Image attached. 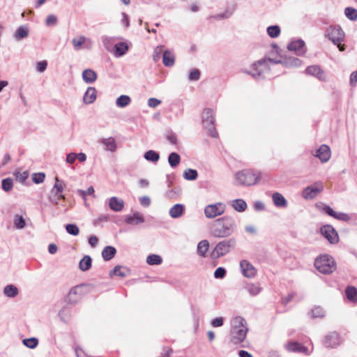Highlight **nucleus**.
Wrapping results in <instances>:
<instances>
[{"instance_id":"6ab92c4d","label":"nucleus","mask_w":357,"mask_h":357,"mask_svg":"<svg viewBox=\"0 0 357 357\" xmlns=\"http://www.w3.org/2000/svg\"><path fill=\"white\" fill-rule=\"evenodd\" d=\"M73 45L75 48V50H80L82 47V45L84 43L86 44V47L87 48H90L92 45V42L90 39L86 38L84 36H80L78 38H74L72 40Z\"/></svg>"},{"instance_id":"393cba45","label":"nucleus","mask_w":357,"mask_h":357,"mask_svg":"<svg viewBox=\"0 0 357 357\" xmlns=\"http://www.w3.org/2000/svg\"><path fill=\"white\" fill-rule=\"evenodd\" d=\"M184 211V205L181 204H176L169 209V213L172 218H178L183 215Z\"/></svg>"},{"instance_id":"6e6d98bb","label":"nucleus","mask_w":357,"mask_h":357,"mask_svg":"<svg viewBox=\"0 0 357 357\" xmlns=\"http://www.w3.org/2000/svg\"><path fill=\"white\" fill-rule=\"evenodd\" d=\"M163 52H164L163 46H162V45L157 46L154 49L153 54V59L154 62H158L160 59L161 55L163 54Z\"/></svg>"},{"instance_id":"37998d69","label":"nucleus","mask_w":357,"mask_h":357,"mask_svg":"<svg viewBox=\"0 0 357 357\" xmlns=\"http://www.w3.org/2000/svg\"><path fill=\"white\" fill-rule=\"evenodd\" d=\"M144 157L146 160L152 162H156L160 159L159 153L153 150H149L145 152Z\"/></svg>"},{"instance_id":"13d9d810","label":"nucleus","mask_w":357,"mask_h":357,"mask_svg":"<svg viewBox=\"0 0 357 357\" xmlns=\"http://www.w3.org/2000/svg\"><path fill=\"white\" fill-rule=\"evenodd\" d=\"M45 174L42 172L34 173L32 175V181L36 184L43 183L45 180Z\"/></svg>"},{"instance_id":"423d86ee","label":"nucleus","mask_w":357,"mask_h":357,"mask_svg":"<svg viewBox=\"0 0 357 357\" xmlns=\"http://www.w3.org/2000/svg\"><path fill=\"white\" fill-rule=\"evenodd\" d=\"M236 240L229 238L219 242L211 252V258L217 259L229 253L231 248H234Z\"/></svg>"},{"instance_id":"69168bd1","label":"nucleus","mask_w":357,"mask_h":357,"mask_svg":"<svg viewBox=\"0 0 357 357\" xmlns=\"http://www.w3.org/2000/svg\"><path fill=\"white\" fill-rule=\"evenodd\" d=\"M15 175L16 176L17 179H18L22 183L24 182L29 177V173L26 171L22 172H17L15 174Z\"/></svg>"},{"instance_id":"864d4df0","label":"nucleus","mask_w":357,"mask_h":357,"mask_svg":"<svg viewBox=\"0 0 357 357\" xmlns=\"http://www.w3.org/2000/svg\"><path fill=\"white\" fill-rule=\"evenodd\" d=\"M301 344L296 342H289L285 345L287 351L291 352H300Z\"/></svg>"},{"instance_id":"20e7f679","label":"nucleus","mask_w":357,"mask_h":357,"mask_svg":"<svg viewBox=\"0 0 357 357\" xmlns=\"http://www.w3.org/2000/svg\"><path fill=\"white\" fill-rule=\"evenodd\" d=\"M261 178V173L252 169H243L234 175L235 185L250 186L257 184Z\"/></svg>"},{"instance_id":"9b49d317","label":"nucleus","mask_w":357,"mask_h":357,"mask_svg":"<svg viewBox=\"0 0 357 357\" xmlns=\"http://www.w3.org/2000/svg\"><path fill=\"white\" fill-rule=\"evenodd\" d=\"M323 190L324 185L322 182L317 181L314 184L305 188L302 192V196L305 199H312Z\"/></svg>"},{"instance_id":"ea45409f","label":"nucleus","mask_w":357,"mask_h":357,"mask_svg":"<svg viewBox=\"0 0 357 357\" xmlns=\"http://www.w3.org/2000/svg\"><path fill=\"white\" fill-rule=\"evenodd\" d=\"M13 225L17 229H22L26 226V222L22 215L15 214L13 218Z\"/></svg>"},{"instance_id":"79ce46f5","label":"nucleus","mask_w":357,"mask_h":357,"mask_svg":"<svg viewBox=\"0 0 357 357\" xmlns=\"http://www.w3.org/2000/svg\"><path fill=\"white\" fill-rule=\"evenodd\" d=\"M70 309L68 307H64L59 312V317L61 321L68 323L70 320Z\"/></svg>"},{"instance_id":"0eeeda50","label":"nucleus","mask_w":357,"mask_h":357,"mask_svg":"<svg viewBox=\"0 0 357 357\" xmlns=\"http://www.w3.org/2000/svg\"><path fill=\"white\" fill-rule=\"evenodd\" d=\"M327 36L332 43L337 45L340 52H343L345 50L344 45H341V43L344 39V32L342 28L338 26H330L326 30Z\"/></svg>"},{"instance_id":"b1692460","label":"nucleus","mask_w":357,"mask_h":357,"mask_svg":"<svg viewBox=\"0 0 357 357\" xmlns=\"http://www.w3.org/2000/svg\"><path fill=\"white\" fill-rule=\"evenodd\" d=\"M80 287L79 286H76L73 287L67 296V301L70 303H75L80 298L79 294Z\"/></svg>"},{"instance_id":"603ef678","label":"nucleus","mask_w":357,"mask_h":357,"mask_svg":"<svg viewBox=\"0 0 357 357\" xmlns=\"http://www.w3.org/2000/svg\"><path fill=\"white\" fill-rule=\"evenodd\" d=\"M23 344L28 348L34 349L38 344V340L36 337H30L23 340Z\"/></svg>"},{"instance_id":"680f3d73","label":"nucleus","mask_w":357,"mask_h":357,"mask_svg":"<svg viewBox=\"0 0 357 357\" xmlns=\"http://www.w3.org/2000/svg\"><path fill=\"white\" fill-rule=\"evenodd\" d=\"M200 78V71L199 69H193L189 74L188 79L190 81H197Z\"/></svg>"},{"instance_id":"09e8293b","label":"nucleus","mask_w":357,"mask_h":357,"mask_svg":"<svg viewBox=\"0 0 357 357\" xmlns=\"http://www.w3.org/2000/svg\"><path fill=\"white\" fill-rule=\"evenodd\" d=\"M267 33L271 38H275L280 33V28L278 25L270 26L267 28Z\"/></svg>"},{"instance_id":"0e129e2a","label":"nucleus","mask_w":357,"mask_h":357,"mask_svg":"<svg viewBox=\"0 0 357 357\" xmlns=\"http://www.w3.org/2000/svg\"><path fill=\"white\" fill-rule=\"evenodd\" d=\"M77 192L80 196L85 199L86 196L93 195L94 189L93 186H90L86 190H78Z\"/></svg>"},{"instance_id":"3c124183","label":"nucleus","mask_w":357,"mask_h":357,"mask_svg":"<svg viewBox=\"0 0 357 357\" xmlns=\"http://www.w3.org/2000/svg\"><path fill=\"white\" fill-rule=\"evenodd\" d=\"M324 309L319 306L314 307L310 312L312 318H322L324 317Z\"/></svg>"},{"instance_id":"c85d7f7f","label":"nucleus","mask_w":357,"mask_h":357,"mask_svg":"<svg viewBox=\"0 0 357 357\" xmlns=\"http://www.w3.org/2000/svg\"><path fill=\"white\" fill-rule=\"evenodd\" d=\"M116 250L114 247L107 245L102 251V257L105 261L111 260L116 255Z\"/></svg>"},{"instance_id":"4d7b16f0","label":"nucleus","mask_w":357,"mask_h":357,"mask_svg":"<svg viewBox=\"0 0 357 357\" xmlns=\"http://www.w3.org/2000/svg\"><path fill=\"white\" fill-rule=\"evenodd\" d=\"M317 207H319V210L321 211L322 212L333 218L335 211L329 206L321 204L320 206L317 205Z\"/></svg>"},{"instance_id":"9d476101","label":"nucleus","mask_w":357,"mask_h":357,"mask_svg":"<svg viewBox=\"0 0 357 357\" xmlns=\"http://www.w3.org/2000/svg\"><path fill=\"white\" fill-rule=\"evenodd\" d=\"M225 210L226 206L224 203L217 202L207 205L204 208V214L207 218L213 219L223 214Z\"/></svg>"},{"instance_id":"8fccbe9b","label":"nucleus","mask_w":357,"mask_h":357,"mask_svg":"<svg viewBox=\"0 0 357 357\" xmlns=\"http://www.w3.org/2000/svg\"><path fill=\"white\" fill-rule=\"evenodd\" d=\"M2 189L5 192H10L13 187V181L11 178H6L1 181Z\"/></svg>"},{"instance_id":"f257e3e1","label":"nucleus","mask_w":357,"mask_h":357,"mask_svg":"<svg viewBox=\"0 0 357 357\" xmlns=\"http://www.w3.org/2000/svg\"><path fill=\"white\" fill-rule=\"evenodd\" d=\"M268 63L274 65L281 63L283 66L289 67H296L301 66V61L296 57H289L288 59H285L283 61L270 58L268 59H263L252 64V70L249 74H250L255 79L267 77L266 75L270 70Z\"/></svg>"},{"instance_id":"ddd939ff","label":"nucleus","mask_w":357,"mask_h":357,"mask_svg":"<svg viewBox=\"0 0 357 357\" xmlns=\"http://www.w3.org/2000/svg\"><path fill=\"white\" fill-rule=\"evenodd\" d=\"M240 268L243 276L248 278H252L257 274V270L254 266L247 260L240 261Z\"/></svg>"},{"instance_id":"e2e57ef3","label":"nucleus","mask_w":357,"mask_h":357,"mask_svg":"<svg viewBox=\"0 0 357 357\" xmlns=\"http://www.w3.org/2000/svg\"><path fill=\"white\" fill-rule=\"evenodd\" d=\"M226 275V270L223 267H218L214 272V277L216 279H222Z\"/></svg>"},{"instance_id":"412c9836","label":"nucleus","mask_w":357,"mask_h":357,"mask_svg":"<svg viewBox=\"0 0 357 357\" xmlns=\"http://www.w3.org/2000/svg\"><path fill=\"white\" fill-rule=\"evenodd\" d=\"M305 73L308 75H313L321 80L325 79V74L324 71L317 66H308L305 69Z\"/></svg>"},{"instance_id":"de8ad7c7","label":"nucleus","mask_w":357,"mask_h":357,"mask_svg":"<svg viewBox=\"0 0 357 357\" xmlns=\"http://www.w3.org/2000/svg\"><path fill=\"white\" fill-rule=\"evenodd\" d=\"M183 176L188 181H194L197 178L198 174L195 169H188L183 172Z\"/></svg>"},{"instance_id":"2f4dec72","label":"nucleus","mask_w":357,"mask_h":357,"mask_svg":"<svg viewBox=\"0 0 357 357\" xmlns=\"http://www.w3.org/2000/svg\"><path fill=\"white\" fill-rule=\"evenodd\" d=\"M175 61L174 56L169 51L165 50L162 54V63L167 67H172L174 66Z\"/></svg>"},{"instance_id":"7ed1b4c3","label":"nucleus","mask_w":357,"mask_h":357,"mask_svg":"<svg viewBox=\"0 0 357 357\" xmlns=\"http://www.w3.org/2000/svg\"><path fill=\"white\" fill-rule=\"evenodd\" d=\"M230 342L239 345L245 340L248 328L245 320L242 317H236L231 321Z\"/></svg>"},{"instance_id":"49530a36","label":"nucleus","mask_w":357,"mask_h":357,"mask_svg":"<svg viewBox=\"0 0 357 357\" xmlns=\"http://www.w3.org/2000/svg\"><path fill=\"white\" fill-rule=\"evenodd\" d=\"M344 14L346 17L352 21L357 20V10L352 7H347L344 9Z\"/></svg>"},{"instance_id":"72a5a7b5","label":"nucleus","mask_w":357,"mask_h":357,"mask_svg":"<svg viewBox=\"0 0 357 357\" xmlns=\"http://www.w3.org/2000/svg\"><path fill=\"white\" fill-rule=\"evenodd\" d=\"M237 8V4L236 3H233L231 5H229L225 9V12L219 14L217 17L218 19H226L230 17L236 11Z\"/></svg>"},{"instance_id":"4c0bfd02","label":"nucleus","mask_w":357,"mask_h":357,"mask_svg":"<svg viewBox=\"0 0 357 357\" xmlns=\"http://www.w3.org/2000/svg\"><path fill=\"white\" fill-rule=\"evenodd\" d=\"M131 102L130 98L127 95H121L117 98L116 105L118 107L123 108Z\"/></svg>"},{"instance_id":"f3484780","label":"nucleus","mask_w":357,"mask_h":357,"mask_svg":"<svg viewBox=\"0 0 357 357\" xmlns=\"http://www.w3.org/2000/svg\"><path fill=\"white\" fill-rule=\"evenodd\" d=\"M145 220L142 213L139 212H135L132 215H128L125 218V222L131 225H137L144 222Z\"/></svg>"},{"instance_id":"bf43d9fd","label":"nucleus","mask_w":357,"mask_h":357,"mask_svg":"<svg viewBox=\"0 0 357 357\" xmlns=\"http://www.w3.org/2000/svg\"><path fill=\"white\" fill-rule=\"evenodd\" d=\"M333 218L338 220H342L344 222H348L351 219L349 215H348L347 213L336 211L335 213Z\"/></svg>"},{"instance_id":"a18cd8bd","label":"nucleus","mask_w":357,"mask_h":357,"mask_svg":"<svg viewBox=\"0 0 357 357\" xmlns=\"http://www.w3.org/2000/svg\"><path fill=\"white\" fill-rule=\"evenodd\" d=\"M162 262V259L158 255H150L146 257V263L149 265H160Z\"/></svg>"},{"instance_id":"c03bdc74","label":"nucleus","mask_w":357,"mask_h":357,"mask_svg":"<svg viewBox=\"0 0 357 357\" xmlns=\"http://www.w3.org/2000/svg\"><path fill=\"white\" fill-rule=\"evenodd\" d=\"M245 288L248 293L253 296L259 294L261 290V288L258 284L254 283L247 284Z\"/></svg>"},{"instance_id":"a878e982","label":"nucleus","mask_w":357,"mask_h":357,"mask_svg":"<svg viewBox=\"0 0 357 357\" xmlns=\"http://www.w3.org/2000/svg\"><path fill=\"white\" fill-rule=\"evenodd\" d=\"M209 248L208 240H202L199 242L197 248V253L201 257H205Z\"/></svg>"},{"instance_id":"7c9ffc66","label":"nucleus","mask_w":357,"mask_h":357,"mask_svg":"<svg viewBox=\"0 0 357 357\" xmlns=\"http://www.w3.org/2000/svg\"><path fill=\"white\" fill-rule=\"evenodd\" d=\"M231 207L238 212H243L247 208L246 202L242 199H236L231 202Z\"/></svg>"},{"instance_id":"774afa93","label":"nucleus","mask_w":357,"mask_h":357,"mask_svg":"<svg viewBox=\"0 0 357 357\" xmlns=\"http://www.w3.org/2000/svg\"><path fill=\"white\" fill-rule=\"evenodd\" d=\"M160 103L161 101L155 98H150L148 100V105L151 108L157 107Z\"/></svg>"},{"instance_id":"5701e85b","label":"nucleus","mask_w":357,"mask_h":357,"mask_svg":"<svg viewBox=\"0 0 357 357\" xmlns=\"http://www.w3.org/2000/svg\"><path fill=\"white\" fill-rule=\"evenodd\" d=\"M82 79L85 83L92 84L97 79V74L91 69H86L82 72Z\"/></svg>"},{"instance_id":"5fc2aeb1","label":"nucleus","mask_w":357,"mask_h":357,"mask_svg":"<svg viewBox=\"0 0 357 357\" xmlns=\"http://www.w3.org/2000/svg\"><path fill=\"white\" fill-rule=\"evenodd\" d=\"M66 229L69 234L73 236H77L79 233V227L75 224L66 225Z\"/></svg>"},{"instance_id":"39448f33","label":"nucleus","mask_w":357,"mask_h":357,"mask_svg":"<svg viewBox=\"0 0 357 357\" xmlns=\"http://www.w3.org/2000/svg\"><path fill=\"white\" fill-rule=\"evenodd\" d=\"M315 268L321 273L330 274L336 269L334 259L328 255H321L314 261Z\"/></svg>"},{"instance_id":"f03ea898","label":"nucleus","mask_w":357,"mask_h":357,"mask_svg":"<svg viewBox=\"0 0 357 357\" xmlns=\"http://www.w3.org/2000/svg\"><path fill=\"white\" fill-rule=\"evenodd\" d=\"M236 222L234 218L225 215L215 220L211 225L210 233L215 238H226L234 231Z\"/></svg>"},{"instance_id":"c9c22d12","label":"nucleus","mask_w":357,"mask_h":357,"mask_svg":"<svg viewBox=\"0 0 357 357\" xmlns=\"http://www.w3.org/2000/svg\"><path fill=\"white\" fill-rule=\"evenodd\" d=\"M345 294L348 300L351 302H357V289L353 286H349L345 290Z\"/></svg>"},{"instance_id":"aec40b11","label":"nucleus","mask_w":357,"mask_h":357,"mask_svg":"<svg viewBox=\"0 0 357 357\" xmlns=\"http://www.w3.org/2000/svg\"><path fill=\"white\" fill-rule=\"evenodd\" d=\"M129 46L126 42H119L114 46V55L116 57H121L126 54Z\"/></svg>"},{"instance_id":"4be33fe9","label":"nucleus","mask_w":357,"mask_h":357,"mask_svg":"<svg viewBox=\"0 0 357 357\" xmlns=\"http://www.w3.org/2000/svg\"><path fill=\"white\" fill-rule=\"evenodd\" d=\"M96 99V90L94 87H89L86 91L84 96L83 101L85 104H91Z\"/></svg>"},{"instance_id":"4468645a","label":"nucleus","mask_w":357,"mask_h":357,"mask_svg":"<svg viewBox=\"0 0 357 357\" xmlns=\"http://www.w3.org/2000/svg\"><path fill=\"white\" fill-rule=\"evenodd\" d=\"M342 342L340 335L336 332H332L327 335L324 340V344L327 348H334Z\"/></svg>"},{"instance_id":"473e14b6","label":"nucleus","mask_w":357,"mask_h":357,"mask_svg":"<svg viewBox=\"0 0 357 357\" xmlns=\"http://www.w3.org/2000/svg\"><path fill=\"white\" fill-rule=\"evenodd\" d=\"M29 31V28L26 26H20L17 29L14 38L16 40H21L28 36Z\"/></svg>"},{"instance_id":"c756f323","label":"nucleus","mask_w":357,"mask_h":357,"mask_svg":"<svg viewBox=\"0 0 357 357\" xmlns=\"http://www.w3.org/2000/svg\"><path fill=\"white\" fill-rule=\"evenodd\" d=\"M273 201L277 207L284 208L287 206V202L286 199L282 194L279 192H275L273 194Z\"/></svg>"},{"instance_id":"a19ab883","label":"nucleus","mask_w":357,"mask_h":357,"mask_svg":"<svg viewBox=\"0 0 357 357\" xmlns=\"http://www.w3.org/2000/svg\"><path fill=\"white\" fill-rule=\"evenodd\" d=\"M128 270L121 266H116L112 271L109 272V276L112 277L113 275H116L120 278H124L127 275L126 272Z\"/></svg>"},{"instance_id":"6e6552de","label":"nucleus","mask_w":357,"mask_h":357,"mask_svg":"<svg viewBox=\"0 0 357 357\" xmlns=\"http://www.w3.org/2000/svg\"><path fill=\"white\" fill-rule=\"evenodd\" d=\"M202 122L204 128L208 131V134L213 137H216L218 132L215 128L214 112L211 109H205L203 111Z\"/></svg>"},{"instance_id":"bb28decb","label":"nucleus","mask_w":357,"mask_h":357,"mask_svg":"<svg viewBox=\"0 0 357 357\" xmlns=\"http://www.w3.org/2000/svg\"><path fill=\"white\" fill-rule=\"evenodd\" d=\"M3 293L5 296L13 298L18 295L19 290L14 284H8L3 288Z\"/></svg>"},{"instance_id":"2eb2a0df","label":"nucleus","mask_w":357,"mask_h":357,"mask_svg":"<svg viewBox=\"0 0 357 357\" xmlns=\"http://www.w3.org/2000/svg\"><path fill=\"white\" fill-rule=\"evenodd\" d=\"M314 156L319 158L322 162H327L331 158V149L328 146L322 144L315 151Z\"/></svg>"},{"instance_id":"a211bd4d","label":"nucleus","mask_w":357,"mask_h":357,"mask_svg":"<svg viewBox=\"0 0 357 357\" xmlns=\"http://www.w3.org/2000/svg\"><path fill=\"white\" fill-rule=\"evenodd\" d=\"M109 207L115 212H120L124 208V201L117 197H112L109 199Z\"/></svg>"},{"instance_id":"cd10ccee","label":"nucleus","mask_w":357,"mask_h":357,"mask_svg":"<svg viewBox=\"0 0 357 357\" xmlns=\"http://www.w3.org/2000/svg\"><path fill=\"white\" fill-rule=\"evenodd\" d=\"M101 144L105 146V150L108 151L114 152L116 150V143L115 139L112 137L102 139Z\"/></svg>"},{"instance_id":"f8f14e48","label":"nucleus","mask_w":357,"mask_h":357,"mask_svg":"<svg viewBox=\"0 0 357 357\" xmlns=\"http://www.w3.org/2000/svg\"><path fill=\"white\" fill-rule=\"evenodd\" d=\"M321 234L331 244H336L339 242V236L336 230L330 225H326L321 227Z\"/></svg>"},{"instance_id":"052dcab7","label":"nucleus","mask_w":357,"mask_h":357,"mask_svg":"<svg viewBox=\"0 0 357 357\" xmlns=\"http://www.w3.org/2000/svg\"><path fill=\"white\" fill-rule=\"evenodd\" d=\"M58 19L54 15H49L45 20V24L47 26H54L57 24Z\"/></svg>"},{"instance_id":"dca6fc26","label":"nucleus","mask_w":357,"mask_h":357,"mask_svg":"<svg viewBox=\"0 0 357 357\" xmlns=\"http://www.w3.org/2000/svg\"><path fill=\"white\" fill-rule=\"evenodd\" d=\"M289 51L294 52L297 55H302L305 53V43L302 40L292 41L287 46Z\"/></svg>"},{"instance_id":"58836bf2","label":"nucleus","mask_w":357,"mask_h":357,"mask_svg":"<svg viewBox=\"0 0 357 357\" xmlns=\"http://www.w3.org/2000/svg\"><path fill=\"white\" fill-rule=\"evenodd\" d=\"M181 162L180 155L175 152L171 153L168 156V162L171 167H176Z\"/></svg>"},{"instance_id":"f704fd0d","label":"nucleus","mask_w":357,"mask_h":357,"mask_svg":"<svg viewBox=\"0 0 357 357\" xmlns=\"http://www.w3.org/2000/svg\"><path fill=\"white\" fill-rule=\"evenodd\" d=\"M92 259L90 256L85 255L79 263V268L82 271H86L91 267Z\"/></svg>"},{"instance_id":"e433bc0d","label":"nucleus","mask_w":357,"mask_h":357,"mask_svg":"<svg viewBox=\"0 0 357 357\" xmlns=\"http://www.w3.org/2000/svg\"><path fill=\"white\" fill-rule=\"evenodd\" d=\"M115 39L116 38L114 37H109L106 36H102L101 38L102 44L108 52H112L114 50V45H113V44Z\"/></svg>"},{"instance_id":"338daca9","label":"nucleus","mask_w":357,"mask_h":357,"mask_svg":"<svg viewBox=\"0 0 357 357\" xmlns=\"http://www.w3.org/2000/svg\"><path fill=\"white\" fill-rule=\"evenodd\" d=\"M47 66V62L45 60L37 63L36 70L39 73L44 72Z\"/></svg>"},{"instance_id":"1a4fd4ad","label":"nucleus","mask_w":357,"mask_h":357,"mask_svg":"<svg viewBox=\"0 0 357 357\" xmlns=\"http://www.w3.org/2000/svg\"><path fill=\"white\" fill-rule=\"evenodd\" d=\"M65 186L64 182L56 176L54 186L50 191V195L49 197V200L51 203L57 205L59 199L64 200L66 199L65 196L62 194Z\"/></svg>"}]
</instances>
